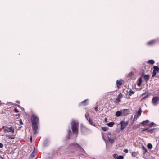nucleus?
Listing matches in <instances>:
<instances>
[{"label":"nucleus","mask_w":159,"mask_h":159,"mask_svg":"<svg viewBox=\"0 0 159 159\" xmlns=\"http://www.w3.org/2000/svg\"><path fill=\"white\" fill-rule=\"evenodd\" d=\"M135 92L130 90L129 91V95L130 96H131L132 94H134Z\"/></svg>","instance_id":"nucleus-27"},{"label":"nucleus","mask_w":159,"mask_h":159,"mask_svg":"<svg viewBox=\"0 0 159 159\" xmlns=\"http://www.w3.org/2000/svg\"><path fill=\"white\" fill-rule=\"evenodd\" d=\"M147 146L148 148L149 149H151L152 148V145L150 143L148 144Z\"/></svg>","instance_id":"nucleus-25"},{"label":"nucleus","mask_w":159,"mask_h":159,"mask_svg":"<svg viewBox=\"0 0 159 159\" xmlns=\"http://www.w3.org/2000/svg\"><path fill=\"white\" fill-rule=\"evenodd\" d=\"M123 159V156H119L118 158L117 159Z\"/></svg>","instance_id":"nucleus-32"},{"label":"nucleus","mask_w":159,"mask_h":159,"mask_svg":"<svg viewBox=\"0 0 159 159\" xmlns=\"http://www.w3.org/2000/svg\"><path fill=\"white\" fill-rule=\"evenodd\" d=\"M97 108H98V107H96L95 108V110L96 111H97Z\"/></svg>","instance_id":"nucleus-40"},{"label":"nucleus","mask_w":159,"mask_h":159,"mask_svg":"<svg viewBox=\"0 0 159 159\" xmlns=\"http://www.w3.org/2000/svg\"><path fill=\"white\" fill-rule=\"evenodd\" d=\"M124 152L126 153H127L128 152V150L127 149H124Z\"/></svg>","instance_id":"nucleus-35"},{"label":"nucleus","mask_w":159,"mask_h":159,"mask_svg":"<svg viewBox=\"0 0 159 159\" xmlns=\"http://www.w3.org/2000/svg\"><path fill=\"white\" fill-rule=\"evenodd\" d=\"M14 111L16 113H17V112H19L18 111L17 109H14Z\"/></svg>","instance_id":"nucleus-36"},{"label":"nucleus","mask_w":159,"mask_h":159,"mask_svg":"<svg viewBox=\"0 0 159 159\" xmlns=\"http://www.w3.org/2000/svg\"><path fill=\"white\" fill-rule=\"evenodd\" d=\"M132 155L135 157H136L137 158H139V156L135 152H134L133 153H132Z\"/></svg>","instance_id":"nucleus-21"},{"label":"nucleus","mask_w":159,"mask_h":159,"mask_svg":"<svg viewBox=\"0 0 159 159\" xmlns=\"http://www.w3.org/2000/svg\"><path fill=\"white\" fill-rule=\"evenodd\" d=\"M3 146L2 144L0 143V148H2Z\"/></svg>","instance_id":"nucleus-38"},{"label":"nucleus","mask_w":159,"mask_h":159,"mask_svg":"<svg viewBox=\"0 0 159 159\" xmlns=\"http://www.w3.org/2000/svg\"><path fill=\"white\" fill-rule=\"evenodd\" d=\"M4 131L7 132H14V128L11 127H5L4 129Z\"/></svg>","instance_id":"nucleus-6"},{"label":"nucleus","mask_w":159,"mask_h":159,"mask_svg":"<svg viewBox=\"0 0 159 159\" xmlns=\"http://www.w3.org/2000/svg\"><path fill=\"white\" fill-rule=\"evenodd\" d=\"M142 149H143V153H145L147 151L146 149L144 146H143Z\"/></svg>","instance_id":"nucleus-26"},{"label":"nucleus","mask_w":159,"mask_h":159,"mask_svg":"<svg viewBox=\"0 0 159 159\" xmlns=\"http://www.w3.org/2000/svg\"><path fill=\"white\" fill-rule=\"evenodd\" d=\"M154 71H156L157 72L159 71V68L157 66H154L153 67Z\"/></svg>","instance_id":"nucleus-20"},{"label":"nucleus","mask_w":159,"mask_h":159,"mask_svg":"<svg viewBox=\"0 0 159 159\" xmlns=\"http://www.w3.org/2000/svg\"><path fill=\"white\" fill-rule=\"evenodd\" d=\"M159 97L158 96H155L152 99V103L153 106H155L157 105L159 103Z\"/></svg>","instance_id":"nucleus-3"},{"label":"nucleus","mask_w":159,"mask_h":159,"mask_svg":"<svg viewBox=\"0 0 159 159\" xmlns=\"http://www.w3.org/2000/svg\"><path fill=\"white\" fill-rule=\"evenodd\" d=\"M74 145L76 147H77V148H80V146L77 143L74 144Z\"/></svg>","instance_id":"nucleus-31"},{"label":"nucleus","mask_w":159,"mask_h":159,"mask_svg":"<svg viewBox=\"0 0 159 159\" xmlns=\"http://www.w3.org/2000/svg\"><path fill=\"white\" fill-rule=\"evenodd\" d=\"M145 159H147V158Z\"/></svg>","instance_id":"nucleus-46"},{"label":"nucleus","mask_w":159,"mask_h":159,"mask_svg":"<svg viewBox=\"0 0 159 159\" xmlns=\"http://www.w3.org/2000/svg\"><path fill=\"white\" fill-rule=\"evenodd\" d=\"M85 117L86 118L89 117V114L88 113H86L85 114Z\"/></svg>","instance_id":"nucleus-34"},{"label":"nucleus","mask_w":159,"mask_h":159,"mask_svg":"<svg viewBox=\"0 0 159 159\" xmlns=\"http://www.w3.org/2000/svg\"><path fill=\"white\" fill-rule=\"evenodd\" d=\"M15 135H13L11 136L10 135H5L6 138V139H15Z\"/></svg>","instance_id":"nucleus-9"},{"label":"nucleus","mask_w":159,"mask_h":159,"mask_svg":"<svg viewBox=\"0 0 159 159\" xmlns=\"http://www.w3.org/2000/svg\"><path fill=\"white\" fill-rule=\"evenodd\" d=\"M107 120V119L106 118V119H105V121H106V120Z\"/></svg>","instance_id":"nucleus-45"},{"label":"nucleus","mask_w":159,"mask_h":159,"mask_svg":"<svg viewBox=\"0 0 159 159\" xmlns=\"http://www.w3.org/2000/svg\"><path fill=\"white\" fill-rule=\"evenodd\" d=\"M90 118L89 117H87V118H86L87 120L88 121H89V118Z\"/></svg>","instance_id":"nucleus-41"},{"label":"nucleus","mask_w":159,"mask_h":159,"mask_svg":"<svg viewBox=\"0 0 159 159\" xmlns=\"http://www.w3.org/2000/svg\"><path fill=\"white\" fill-rule=\"evenodd\" d=\"M157 71H153V75H152V77H154L156 75V74H157Z\"/></svg>","instance_id":"nucleus-30"},{"label":"nucleus","mask_w":159,"mask_h":159,"mask_svg":"<svg viewBox=\"0 0 159 159\" xmlns=\"http://www.w3.org/2000/svg\"><path fill=\"white\" fill-rule=\"evenodd\" d=\"M144 78L145 81L147 82L149 79V75H145L144 76Z\"/></svg>","instance_id":"nucleus-12"},{"label":"nucleus","mask_w":159,"mask_h":159,"mask_svg":"<svg viewBox=\"0 0 159 159\" xmlns=\"http://www.w3.org/2000/svg\"><path fill=\"white\" fill-rule=\"evenodd\" d=\"M142 82V80L141 78H140L139 80H138V82L137 84V85L139 87L141 85V84Z\"/></svg>","instance_id":"nucleus-18"},{"label":"nucleus","mask_w":159,"mask_h":159,"mask_svg":"<svg viewBox=\"0 0 159 159\" xmlns=\"http://www.w3.org/2000/svg\"><path fill=\"white\" fill-rule=\"evenodd\" d=\"M148 63L153 65L154 63V61L153 60H150L148 61Z\"/></svg>","instance_id":"nucleus-19"},{"label":"nucleus","mask_w":159,"mask_h":159,"mask_svg":"<svg viewBox=\"0 0 159 159\" xmlns=\"http://www.w3.org/2000/svg\"><path fill=\"white\" fill-rule=\"evenodd\" d=\"M134 75V73L132 72H131L129 73V74L128 75V76L129 77H131L132 76H133Z\"/></svg>","instance_id":"nucleus-24"},{"label":"nucleus","mask_w":159,"mask_h":159,"mask_svg":"<svg viewBox=\"0 0 159 159\" xmlns=\"http://www.w3.org/2000/svg\"><path fill=\"white\" fill-rule=\"evenodd\" d=\"M16 103H18L19 104V103H20V101H16Z\"/></svg>","instance_id":"nucleus-39"},{"label":"nucleus","mask_w":159,"mask_h":159,"mask_svg":"<svg viewBox=\"0 0 159 159\" xmlns=\"http://www.w3.org/2000/svg\"><path fill=\"white\" fill-rule=\"evenodd\" d=\"M37 153V150L34 148V149L31 154L30 156L32 157H34L36 154Z\"/></svg>","instance_id":"nucleus-14"},{"label":"nucleus","mask_w":159,"mask_h":159,"mask_svg":"<svg viewBox=\"0 0 159 159\" xmlns=\"http://www.w3.org/2000/svg\"><path fill=\"white\" fill-rule=\"evenodd\" d=\"M71 128L73 133L76 134H78V123L74 120L72 121Z\"/></svg>","instance_id":"nucleus-2"},{"label":"nucleus","mask_w":159,"mask_h":159,"mask_svg":"<svg viewBox=\"0 0 159 159\" xmlns=\"http://www.w3.org/2000/svg\"><path fill=\"white\" fill-rule=\"evenodd\" d=\"M89 123L92 125L93 126H96V125L92 121V120L90 118H89V121H88Z\"/></svg>","instance_id":"nucleus-13"},{"label":"nucleus","mask_w":159,"mask_h":159,"mask_svg":"<svg viewBox=\"0 0 159 159\" xmlns=\"http://www.w3.org/2000/svg\"><path fill=\"white\" fill-rule=\"evenodd\" d=\"M156 42L155 40H152L148 42L147 43V44L148 45H153Z\"/></svg>","instance_id":"nucleus-15"},{"label":"nucleus","mask_w":159,"mask_h":159,"mask_svg":"<svg viewBox=\"0 0 159 159\" xmlns=\"http://www.w3.org/2000/svg\"><path fill=\"white\" fill-rule=\"evenodd\" d=\"M122 116H125L128 115L130 113V111L128 109H125L121 110Z\"/></svg>","instance_id":"nucleus-5"},{"label":"nucleus","mask_w":159,"mask_h":159,"mask_svg":"<svg viewBox=\"0 0 159 159\" xmlns=\"http://www.w3.org/2000/svg\"><path fill=\"white\" fill-rule=\"evenodd\" d=\"M148 122H149V121L148 120H147L146 121H143L141 123L143 126H145L147 125V124Z\"/></svg>","instance_id":"nucleus-11"},{"label":"nucleus","mask_w":159,"mask_h":159,"mask_svg":"<svg viewBox=\"0 0 159 159\" xmlns=\"http://www.w3.org/2000/svg\"><path fill=\"white\" fill-rule=\"evenodd\" d=\"M104 131H106L108 129V128L106 127H103L101 128Z\"/></svg>","instance_id":"nucleus-28"},{"label":"nucleus","mask_w":159,"mask_h":159,"mask_svg":"<svg viewBox=\"0 0 159 159\" xmlns=\"http://www.w3.org/2000/svg\"><path fill=\"white\" fill-rule=\"evenodd\" d=\"M147 97V96H145V97H144L143 98V99H145V98H146Z\"/></svg>","instance_id":"nucleus-42"},{"label":"nucleus","mask_w":159,"mask_h":159,"mask_svg":"<svg viewBox=\"0 0 159 159\" xmlns=\"http://www.w3.org/2000/svg\"><path fill=\"white\" fill-rule=\"evenodd\" d=\"M20 124H22V121H20Z\"/></svg>","instance_id":"nucleus-43"},{"label":"nucleus","mask_w":159,"mask_h":159,"mask_svg":"<svg viewBox=\"0 0 159 159\" xmlns=\"http://www.w3.org/2000/svg\"><path fill=\"white\" fill-rule=\"evenodd\" d=\"M115 115L117 117H119L120 116H122L121 110L120 111H117L115 114Z\"/></svg>","instance_id":"nucleus-10"},{"label":"nucleus","mask_w":159,"mask_h":159,"mask_svg":"<svg viewBox=\"0 0 159 159\" xmlns=\"http://www.w3.org/2000/svg\"><path fill=\"white\" fill-rule=\"evenodd\" d=\"M113 156L115 158V159H117L119 156L116 154H114L113 155Z\"/></svg>","instance_id":"nucleus-29"},{"label":"nucleus","mask_w":159,"mask_h":159,"mask_svg":"<svg viewBox=\"0 0 159 159\" xmlns=\"http://www.w3.org/2000/svg\"><path fill=\"white\" fill-rule=\"evenodd\" d=\"M122 95L121 94H120L118 95L117 97L116 98V100H117L118 101H119L120 100V99L122 98Z\"/></svg>","instance_id":"nucleus-23"},{"label":"nucleus","mask_w":159,"mask_h":159,"mask_svg":"<svg viewBox=\"0 0 159 159\" xmlns=\"http://www.w3.org/2000/svg\"><path fill=\"white\" fill-rule=\"evenodd\" d=\"M31 120L33 125L32 128L34 133L35 134H36L38 133V123L39 122V119L36 115H33L31 117Z\"/></svg>","instance_id":"nucleus-1"},{"label":"nucleus","mask_w":159,"mask_h":159,"mask_svg":"<svg viewBox=\"0 0 159 159\" xmlns=\"http://www.w3.org/2000/svg\"><path fill=\"white\" fill-rule=\"evenodd\" d=\"M142 112V110L140 108L139 110L138 111L137 113V115H136L134 116V119H137V118L139 116L141 115V112Z\"/></svg>","instance_id":"nucleus-8"},{"label":"nucleus","mask_w":159,"mask_h":159,"mask_svg":"<svg viewBox=\"0 0 159 159\" xmlns=\"http://www.w3.org/2000/svg\"><path fill=\"white\" fill-rule=\"evenodd\" d=\"M114 123L113 122H111L107 124V125L110 127H111L114 125Z\"/></svg>","instance_id":"nucleus-22"},{"label":"nucleus","mask_w":159,"mask_h":159,"mask_svg":"<svg viewBox=\"0 0 159 159\" xmlns=\"http://www.w3.org/2000/svg\"><path fill=\"white\" fill-rule=\"evenodd\" d=\"M123 82V80H118L116 81V85L118 89H119L120 86L122 84Z\"/></svg>","instance_id":"nucleus-7"},{"label":"nucleus","mask_w":159,"mask_h":159,"mask_svg":"<svg viewBox=\"0 0 159 159\" xmlns=\"http://www.w3.org/2000/svg\"><path fill=\"white\" fill-rule=\"evenodd\" d=\"M120 124L121 125L120 129L123 130L127 126L128 122L122 121L120 122Z\"/></svg>","instance_id":"nucleus-4"},{"label":"nucleus","mask_w":159,"mask_h":159,"mask_svg":"<svg viewBox=\"0 0 159 159\" xmlns=\"http://www.w3.org/2000/svg\"><path fill=\"white\" fill-rule=\"evenodd\" d=\"M32 137H31L30 138V140H31V141H32Z\"/></svg>","instance_id":"nucleus-44"},{"label":"nucleus","mask_w":159,"mask_h":159,"mask_svg":"<svg viewBox=\"0 0 159 159\" xmlns=\"http://www.w3.org/2000/svg\"><path fill=\"white\" fill-rule=\"evenodd\" d=\"M88 100L87 99H86L81 102V104L83 105H85L88 103Z\"/></svg>","instance_id":"nucleus-17"},{"label":"nucleus","mask_w":159,"mask_h":159,"mask_svg":"<svg viewBox=\"0 0 159 159\" xmlns=\"http://www.w3.org/2000/svg\"><path fill=\"white\" fill-rule=\"evenodd\" d=\"M154 129H150V130H148V131L150 132H153V131L154 130Z\"/></svg>","instance_id":"nucleus-37"},{"label":"nucleus","mask_w":159,"mask_h":159,"mask_svg":"<svg viewBox=\"0 0 159 159\" xmlns=\"http://www.w3.org/2000/svg\"><path fill=\"white\" fill-rule=\"evenodd\" d=\"M108 141L111 143H112L114 142V139L113 138H111L109 137H108Z\"/></svg>","instance_id":"nucleus-16"},{"label":"nucleus","mask_w":159,"mask_h":159,"mask_svg":"<svg viewBox=\"0 0 159 159\" xmlns=\"http://www.w3.org/2000/svg\"><path fill=\"white\" fill-rule=\"evenodd\" d=\"M154 123L153 122H152L150 124L149 126L151 127L152 126L154 125Z\"/></svg>","instance_id":"nucleus-33"}]
</instances>
